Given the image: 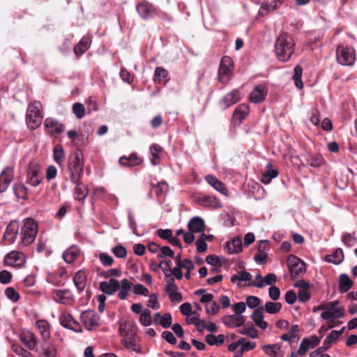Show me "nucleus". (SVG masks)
<instances>
[{
    "label": "nucleus",
    "instance_id": "f257e3e1",
    "mask_svg": "<svg viewBox=\"0 0 357 357\" xmlns=\"http://www.w3.org/2000/svg\"><path fill=\"white\" fill-rule=\"evenodd\" d=\"M295 43L287 33H281L275 43V52L280 61H287L294 52Z\"/></svg>",
    "mask_w": 357,
    "mask_h": 357
},
{
    "label": "nucleus",
    "instance_id": "f03ea898",
    "mask_svg": "<svg viewBox=\"0 0 357 357\" xmlns=\"http://www.w3.org/2000/svg\"><path fill=\"white\" fill-rule=\"evenodd\" d=\"M84 164L82 153L79 149L75 150L69 157L68 163L71 182H77L82 179L84 174Z\"/></svg>",
    "mask_w": 357,
    "mask_h": 357
},
{
    "label": "nucleus",
    "instance_id": "7ed1b4c3",
    "mask_svg": "<svg viewBox=\"0 0 357 357\" xmlns=\"http://www.w3.org/2000/svg\"><path fill=\"white\" fill-rule=\"evenodd\" d=\"M38 231L36 220L31 218L24 219L20 231V245L25 247L30 245L35 241Z\"/></svg>",
    "mask_w": 357,
    "mask_h": 357
},
{
    "label": "nucleus",
    "instance_id": "20e7f679",
    "mask_svg": "<svg viewBox=\"0 0 357 357\" xmlns=\"http://www.w3.org/2000/svg\"><path fill=\"white\" fill-rule=\"evenodd\" d=\"M42 105L39 101L31 102L26 112V123L29 128L36 129L40 126L43 121Z\"/></svg>",
    "mask_w": 357,
    "mask_h": 357
},
{
    "label": "nucleus",
    "instance_id": "39448f33",
    "mask_svg": "<svg viewBox=\"0 0 357 357\" xmlns=\"http://www.w3.org/2000/svg\"><path fill=\"white\" fill-rule=\"evenodd\" d=\"M233 61L231 57L224 56L220 60L218 69V80L225 84L229 82L232 77Z\"/></svg>",
    "mask_w": 357,
    "mask_h": 357
},
{
    "label": "nucleus",
    "instance_id": "423d86ee",
    "mask_svg": "<svg viewBox=\"0 0 357 357\" xmlns=\"http://www.w3.org/2000/svg\"><path fill=\"white\" fill-rule=\"evenodd\" d=\"M287 263L292 280L298 278L306 272L305 262L294 255L288 257Z\"/></svg>",
    "mask_w": 357,
    "mask_h": 357
},
{
    "label": "nucleus",
    "instance_id": "0eeeda50",
    "mask_svg": "<svg viewBox=\"0 0 357 357\" xmlns=\"http://www.w3.org/2000/svg\"><path fill=\"white\" fill-rule=\"evenodd\" d=\"M41 167L36 160H31L27 168V182L32 186H38L43 177L40 172Z\"/></svg>",
    "mask_w": 357,
    "mask_h": 357
},
{
    "label": "nucleus",
    "instance_id": "6e6552de",
    "mask_svg": "<svg viewBox=\"0 0 357 357\" xmlns=\"http://www.w3.org/2000/svg\"><path fill=\"white\" fill-rule=\"evenodd\" d=\"M336 57L341 65L351 66L355 61L354 50L351 47L338 45L336 50Z\"/></svg>",
    "mask_w": 357,
    "mask_h": 357
},
{
    "label": "nucleus",
    "instance_id": "1a4fd4ad",
    "mask_svg": "<svg viewBox=\"0 0 357 357\" xmlns=\"http://www.w3.org/2000/svg\"><path fill=\"white\" fill-rule=\"evenodd\" d=\"M195 201L202 206L211 208H220L222 204L220 200L215 196L206 195L198 194L195 197Z\"/></svg>",
    "mask_w": 357,
    "mask_h": 357
},
{
    "label": "nucleus",
    "instance_id": "9d476101",
    "mask_svg": "<svg viewBox=\"0 0 357 357\" xmlns=\"http://www.w3.org/2000/svg\"><path fill=\"white\" fill-rule=\"evenodd\" d=\"M81 321L87 330H93L99 325L100 317L94 310H86L81 314Z\"/></svg>",
    "mask_w": 357,
    "mask_h": 357
},
{
    "label": "nucleus",
    "instance_id": "9b49d317",
    "mask_svg": "<svg viewBox=\"0 0 357 357\" xmlns=\"http://www.w3.org/2000/svg\"><path fill=\"white\" fill-rule=\"evenodd\" d=\"M119 331L120 335L125 338L134 339L137 335V326L133 321H120Z\"/></svg>",
    "mask_w": 357,
    "mask_h": 357
},
{
    "label": "nucleus",
    "instance_id": "f8f14e48",
    "mask_svg": "<svg viewBox=\"0 0 357 357\" xmlns=\"http://www.w3.org/2000/svg\"><path fill=\"white\" fill-rule=\"evenodd\" d=\"M19 229V222L15 220L11 221L6 227L2 240L6 241L8 244L14 243L17 236Z\"/></svg>",
    "mask_w": 357,
    "mask_h": 357
},
{
    "label": "nucleus",
    "instance_id": "ddd939ff",
    "mask_svg": "<svg viewBox=\"0 0 357 357\" xmlns=\"http://www.w3.org/2000/svg\"><path fill=\"white\" fill-rule=\"evenodd\" d=\"M137 11L144 20L153 18L155 15V7L148 1L137 4Z\"/></svg>",
    "mask_w": 357,
    "mask_h": 357
},
{
    "label": "nucleus",
    "instance_id": "4468645a",
    "mask_svg": "<svg viewBox=\"0 0 357 357\" xmlns=\"http://www.w3.org/2000/svg\"><path fill=\"white\" fill-rule=\"evenodd\" d=\"M14 177V169L12 167H6L0 174V193L6 190Z\"/></svg>",
    "mask_w": 357,
    "mask_h": 357
},
{
    "label": "nucleus",
    "instance_id": "2eb2a0df",
    "mask_svg": "<svg viewBox=\"0 0 357 357\" xmlns=\"http://www.w3.org/2000/svg\"><path fill=\"white\" fill-rule=\"evenodd\" d=\"M45 128L50 129L48 133L50 135H59L62 133L65 130V126L59 123L57 120L53 118H47L44 122Z\"/></svg>",
    "mask_w": 357,
    "mask_h": 357
},
{
    "label": "nucleus",
    "instance_id": "dca6fc26",
    "mask_svg": "<svg viewBox=\"0 0 357 357\" xmlns=\"http://www.w3.org/2000/svg\"><path fill=\"white\" fill-rule=\"evenodd\" d=\"M268 93V90L265 86L261 84L257 85L250 94L249 100L253 103L263 102Z\"/></svg>",
    "mask_w": 357,
    "mask_h": 357
},
{
    "label": "nucleus",
    "instance_id": "f3484780",
    "mask_svg": "<svg viewBox=\"0 0 357 357\" xmlns=\"http://www.w3.org/2000/svg\"><path fill=\"white\" fill-rule=\"evenodd\" d=\"M294 287L299 288L298 297L301 302L305 303L310 300V294L308 290L310 288V284L309 282L303 280H298L294 284Z\"/></svg>",
    "mask_w": 357,
    "mask_h": 357
},
{
    "label": "nucleus",
    "instance_id": "a211bd4d",
    "mask_svg": "<svg viewBox=\"0 0 357 357\" xmlns=\"http://www.w3.org/2000/svg\"><path fill=\"white\" fill-rule=\"evenodd\" d=\"M250 108L247 104L239 105L234 111L232 120L235 125H240L249 114Z\"/></svg>",
    "mask_w": 357,
    "mask_h": 357
},
{
    "label": "nucleus",
    "instance_id": "6ab92c4d",
    "mask_svg": "<svg viewBox=\"0 0 357 357\" xmlns=\"http://www.w3.org/2000/svg\"><path fill=\"white\" fill-rule=\"evenodd\" d=\"M120 288L119 282L114 278L100 282L99 289L107 295H112Z\"/></svg>",
    "mask_w": 357,
    "mask_h": 357
},
{
    "label": "nucleus",
    "instance_id": "aec40b11",
    "mask_svg": "<svg viewBox=\"0 0 357 357\" xmlns=\"http://www.w3.org/2000/svg\"><path fill=\"white\" fill-rule=\"evenodd\" d=\"M245 317L243 315H226L222 317V322L229 328L240 327L244 325Z\"/></svg>",
    "mask_w": 357,
    "mask_h": 357
},
{
    "label": "nucleus",
    "instance_id": "412c9836",
    "mask_svg": "<svg viewBox=\"0 0 357 357\" xmlns=\"http://www.w3.org/2000/svg\"><path fill=\"white\" fill-rule=\"evenodd\" d=\"M61 324L68 329H71L75 332H79L81 330L79 324L73 319L71 314L64 313L62 314L59 318Z\"/></svg>",
    "mask_w": 357,
    "mask_h": 357
},
{
    "label": "nucleus",
    "instance_id": "4be33fe9",
    "mask_svg": "<svg viewBox=\"0 0 357 357\" xmlns=\"http://www.w3.org/2000/svg\"><path fill=\"white\" fill-rule=\"evenodd\" d=\"M21 342L30 350L36 348L37 340L35 335L30 331H24L20 334Z\"/></svg>",
    "mask_w": 357,
    "mask_h": 357
},
{
    "label": "nucleus",
    "instance_id": "5701e85b",
    "mask_svg": "<svg viewBox=\"0 0 357 357\" xmlns=\"http://www.w3.org/2000/svg\"><path fill=\"white\" fill-rule=\"evenodd\" d=\"M75 184L74 189L75 198L82 203H84L85 198L87 197L89 190L86 185H85L82 179H79L77 182H72Z\"/></svg>",
    "mask_w": 357,
    "mask_h": 357
},
{
    "label": "nucleus",
    "instance_id": "b1692460",
    "mask_svg": "<svg viewBox=\"0 0 357 357\" xmlns=\"http://www.w3.org/2000/svg\"><path fill=\"white\" fill-rule=\"evenodd\" d=\"M205 181L212 186L215 190L224 195H227L228 190L223 182L218 179L215 176L208 174L204 177Z\"/></svg>",
    "mask_w": 357,
    "mask_h": 357
},
{
    "label": "nucleus",
    "instance_id": "393cba45",
    "mask_svg": "<svg viewBox=\"0 0 357 357\" xmlns=\"http://www.w3.org/2000/svg\"><path fill=\"white\" fill-rule=\"evenodd\" d=\"M36 351L40 357H56L57 354L56 346L54 344L47 342V341H44L40 349L36 348Z\"/></svg>",
    "mask_w": 357,
    "mask_h": 357
},
{
    "label": "nucleus",
    "instance_id": "a878e982",
    "mask_svg": "<svg viewBox=\"0 0 357 357\" xmlns=\"http://www.w3.org/2000/svg\"><path fill=\"white\" fill-rule=\"evenodd\" d=\"M241 100V93L238 89H234L224 96L222 102L224 103V109H227Z\"/></svg>",
    "mask_w": 357,
    "mask_h": 357
},
{
    "label": "nucleus",
    "instance_id": "bb28decb",
    "mask_svg": "<svg viewBox=\"0 0 357 357\" xmlns=\"http://www.w3.org/2000/svg\"><path fill=\"white\" fill-rule=\"evenodd\" d=\"M205 227L206 225L204 220L199 216L192 218L188 223V228L189 231L195 233L204 231Z\"/></svg>",
    "mask_w": 357,
    "mask_h": 357
},
{
    "label": "nucleus",
    "instance_id": "cd10ccee",
    "mask_svg": "<svg viewBox=\"0 0 357 357\" xmlns=\"http://www.w3.org/2000/svg\"><path fill=\"white\" fill-rule=\"evenodd\" d=\"M264 307H258L257 309L254 310L252 314H251V319L255 322L256 326L259 328L264 330L268 327V324L266 321H264Z\"/></svg>",
    "mask_w": 357,
    "mask_h": 357
},
{
    "label": "nucleus",
    "instance_id": "c85d7f7f",
    "mask_svg": "<svg viewBox=\"0 0 357 357\" xmlns=\"http://www.w3.org/2000/svg\"><path fill=\"white\" fill-rule=\"evenodd\" d=\"M86 280L87 274L83 270L77 271L74 275L73 283L79 293L82 292L85 289Z\"/></svg>",
    "mask_w": 357,
    "mask_h": 357
},
{
    "label": "nucleus",
    "instance_id": "c756f323",
    "mask_svg": "<svg viewBox=\"0 0 357 357\" xmlns=\"http://www.w3.org/2000/svg\"><path fill=\"white\" fill-rule=\"evenodd\" d=\"M119 164L126 167H135L137 166L142 162V160L137 156V153H132L128 157L121 156L119 158Z\"/></svg>",
    "mask_w": 357,
    "mask_h": 357
},
{
    "label": "nucleus",
    "instance_id": "7c9ffc66",
    "mask_svg": "<svg viewBox=\"0 0 357 357\" xmlns=\"http://www.w3.org/2000/svg\"><path fill=\"white\" fill-rule=\"evenodd\" d=\"M342 307H331L321 314V317L325 320L342 318L344 316Z\"/></svg>",
    "mask_w": 357,
    "mask_h": 357
},
{
    "label": "nucleus",
    "instance_id": "2f4dec72",
    "mask_svg": "<svg viewBox=\"0 0 357 357\" xmlns=\"http://www.w3.org/2000/svg\"><path fill=\"white\" fill-rule=\"evenodd\" d=\"M79 254V248L76 245H72L63 253V258L66 262L70 264L77 259Z\"/></svg>",
    "mask_w": 357,
    "mask_h": 357
},
{
    "label": "nucleus",
    "instance_id": "473e14b6",
    "mask_svg": "<svg viewBox=\"0 0 357 357\" xmlns=\"http://www.w3.org/2000/svg\"><path fill=\"white\" fill-rule=\"evenodd\" d=\"M278 175V171L273 168L271 163H268L266 166V170L261 174V182L264 184H268Z\"/></svg>",
    "mask_w": 357,
    "mask_h": 357
},
{
    "label": "nucleus",
    "instance_id": "72a5a7b5",
    "mask_svg": "<svg viewBox=\"0 0 357 357\" xmlns=\"http://www.w3.org/2000/svg\"><path fill=\"white\" fill-rule=\"evenodd\" d=\"M5 260L10 265H20L25 261L24 254L17 251H12L7 254Z\"/></svg>",
    "mask_w": 357,
    "mask_h": 357
},
{
    "label": "nucleus",
    "instance_id": "f704fd0d",
    "mask_svg": "<svg viewBox=\"0 0 357 357\" xmlns=\"http://www.w3.org/2000/svg\"><path fill=\"white\" fill-rule=\"evenodd\" d=\"M91 43V40L89 36H84L74 47V53L76 56H79L85 53L89 49Z\"/></svg>",
    "mask_w": 357,
    "mask_h": 357
},
{
    "label": "nucleus",
    "instance_id": "c9c22d12",
    "mask_svg": "<svg viewBox=\"0 0 357 357\" xmlns=\"http://www.w3.org/2000/svg\"><path fill=\"white\" fill-rule=\"evenodd\" d=\"M225 248L229 254H237L242 251V241L239 237L233 238L227 241Z\"/></svg>",
    "mask_w": 357,
    "mask_h": 357
},
{
    "label": "nucleus",
    "instance_id": "e433bc0d",
    "mask_svg": "<svg viewBox=\"0 0 357 357\" xmlns=\"http://www.w3.org/2000/svg\"><path fill=\"white\" fill-rule=\"evenodd\" d=\"M354 285V282L349 278V277L342 273L339 277V291L342 294L347 292Z\"/></svg>",
    "mask_w": 357,
    "mask_h": 357
},
{
    "label": "nucleus",
    "instance_id": "4c0bfd02",
    "mask_svg": "<svg viewBox=\"0 0 357 357\" xmlns=\"http://www.w3.org/2000/svg\"><path fill=\"white\" fill-rule=\"evenodd\" d=\"M36 326L39 330L40 335L44 341H47L50 337L49 323L45 320H38L36 322Z\"/></svg>",
    "mask_w": 357,
    "mask_h": 357
},
{
    "label": "nucleus",
    "instance_id": "58836bf2",
    "mask_svg": "<svg viewBox=\"0 0 357 357\" xmlns=\"http://www.w3.org/2000/svg\"><path fill=\"white\" fill-rule=\"evenodd\" d=\"M344 259V253L341 248H337L331 255L326 256L327 262L340 264Z\"/></svg>",
    "mask_w": 357,
    "mask_h": 357
},
{
    "label": "nucleus",
    "instance_id": "ea45409f",
    "mask_svg": "<svg viewBox=\"0 0 357 357\" xmlns=\"http://www.w3.org/2000/svg\"><path fill=\"white\" fill-rule=\"evenodd\" d=\"M168 75V71L163 67H157L155 70L153 80L156 83L164 84L167 83L165 78Z\"/></svg>",
    "mask_w": 357,
    "mask_h": 357
},
{
    "label": "nucleus",
    "instance_id": "a19ab883",
    "mask_svg": "<svg viewBox=\"0 0 357 357\" xmlns=\"http://www.w3.org/2000/svg\"><path fill=\"white\" fill-rule=\"evenodd\" d=\"M13 192L17 199H26L27 197L28 189L22 183H15L13 185Z\"/></svg>",
    "mask_w": 357,
    "mask_h": 357
},
{
    "label": "nucleus",
    "instance_id": "79ce46f5",
    "mask_svg": "<svg viewBox=\"0 0 357 357\" xmlns=\"http://www.w3.org/2000/svg\"><path fill=\"white\" fill-rule=\"evenodd\" d=\"M307 164L312 167H319L324 162V159L320 154L310 155L306 160Z\"/></svg>",
    "mask_w": 357,
    "mask_h": 357
},
{
    "label": "nucleus",
    "instance_id": "37998d69",
    "mask_svg": "<svg viewBox=\"0 0 357 357\" xmlns=\"http://www.w3.org/2000/svg\"><path fill=\"white\" fill-rule=\"evenodd\" d=\"M334 341L332 340V338H329V335L326 337V338L324 340L323 344L321 347L317 348L315 351H312L310 354V357H315L321 354H322L324 351H327L331 346V343Z\"/></svg>",
    "mask_w": 357,
    "mask_h": 357
},
{
    "label": "nucleus",
    "instance_id": "c03bdc74",
    "mask_svg": "<svg viewBox=\"0 0 357 357\" xmlns=\"http://www.w3.org/2000/svg\"><path fill=\"white\" fill-rule=\"evenodd\" d=\"M342 243L347 247H353L357 243V236L355 231L345 233L342 236Z\"/></svg>",
    "mask_w": 357,
    "mask_h": 357
},
{
    "label": "nucleus",
    "instance_id": "a18cd8bd",
    "mask_svg": "<svg viewBox=\"0 0 357 357\" xmlns=\"http://www.w3.org/2000/svg\"><path fill=\"white\" fill-rule=\"evenodd\" d=\"M206 342L209 345H221L224 343L225 336L222 334L215 336L213 334H208L205 337Z\"/></svg>",
    "mask_w": 357,
    "mask_h": 357
},
{
    "label": "nucleus",
    "instance_id": "49530a36",
    "mask_svg": "<svg viewBox=\"0 0 357 357\" xmlns=\"http://www.w3.org/2000/svg\"><path fill=\"white\" fill-rule=\"evenodd\" d=\"M162 149L158 144H153L150 147V151L152 155L151 163L153 165H156L160 162V153L162 152Z\"/></svg>",
    "mask_w": 357,
    "mask_h": 357
},
{
    "label": "nucleus",
    "instance_id": "de8ad7c7",
    "mask_svg": "<svg viewBox=\"0 0 357 357\" xmlns=\"http://www.w3.org/2000/svg\"><path fill=\"white\" fill-rule=\"evenodd\" d=\"M299 332V326L296 324L291 326L290 331L288 333H284L281 335V340L287 342L291 341L292 339H294L298 335Z\"/></svg>",
    "mask_w": 357,
    "mask_h": 357
},
{
    "label": "nucleus",
    "instance_id": "09e8293b",
    "mask_svg": "<svg viewBox=\"0 0 357 357\" xmlns=\"http://www.w3.org/2000/svg\"><path fill=\"white\" fill-rule=\"evenodd\" d=\"M282 305L280 303L267 302L265 305L264 310L271 314H274L280 311Z\"/></svg>",
    "mask_w": 357,
    "mask_h": 357
},
{
    "label": "nucleus",
    "instance_id": "8fccbe9b",
    "mask_svg": "<svg viewBox=\"0 0 357 357\" xmlns=\"http://www.w3.org/2000/svg\"><path fill=\"white\" fill-rule=\"evenodd\" d=\"M303 73V68L300 66H296L294 68V74L293 76V79L295 82V85L298 89H302L303 86L301 77Z\"/></svg>",
    "mask_w": 357,
    "mask_h": 357
},
{
    "label": "nucleus",
    "instance_id": "3c124183",
    "mask_svg": "<svg viewBox=\"0 0 357 357\" xmlns=\"http://www.w3.org/2000/svg\"><path fill=\"white\" fill-rule=\"evenodd\" d=\"M240 334L248 335L251 338H256L258 336L257 330L253 326H245L238 331Z\"/></svg>",
    "mask_w": 357,
    "mask_h": 357
},
{
    "label": "nucleus",
    "instance_id": "603ef678",
    "mask_svg": "<svg viewBox=\"0 0 357 357\" xmlns=\"http://www.w3.org/2000/svg\"><path fill=\"white\" fill-rule=\"evenodd\" d=\"M122 344L128 349H131L133 351H135L136 353H140L141 352V348L140 347L135 343L134 339H128L125 338L122 341Z\"/></svg>",
    "mask_w": 357,
    "mask_h": 357
},
{
    "label": "nucleus",
    "instance_id": "864d4df0",
    "mask_svg": "<svg viewBox=\"0 0 357 357\" xmlns=\"http://www.w3.org/2000/svg\"><path fill=\"white\" fill-rule=\"evenodd\" d=\"M55 296L59 303H66L64 300L71 298V292L69 289L56 290Z\"/></svg>",
    "mask_w": 357,
    "mask_h": 357
},
{
    "label": "nucleus",
    "instance_id": "5fc2aeb1",
    "mask_svg": "<svg viewBox=\"0 0 357 357\" xmlns=\"http://www.w3.org/2000/svg\"><path fill=\"white\" fill-rule=\"evenodd\" d=\"M54 159L55 162L60 165L63 162L64 151L61 146L57 145L54 149Z\"/></svg>",
    "mask_w": 357,
    "mask_h": 357
},
{
    "label": "nucleus",
    "instance_id": "6e6d98bb",
    "mask_svg": "<svg viewBox=\"0 0 357 357\" xmlns=\"http://www.w3.org/2000/svg\"><path fill=\"white\" fill-rule=\"evenodd\" d=\"M151 311L149 309H144L141 314L139 322L144 326H148L151 324Z\"/></svg>",
    "mask_w": 357,
    "mask_h": 357
},
{
    "label": "nucleus",
    "instance_id": "4d7b16f0",
    "mask_svg": "<svg viewBox=\"0 0 357 357\" xmlns=\"http://www.w3.org/2000/svg\"><path fill=\"white\" fill-rule=\"evenodd\" d=\"M73 112L77 119H81L85 115V107L83 104L77 102L73 105Z\"/></svg>",
    "mask_w": 357,
    "mask_h": 357
},
{
    "label": "nucleus",
    "instance_id": "13d9d810",
    "mask_svg": "<svg viewBox=\"0 0 357 357\" xmlns=\"http://www.w3.org/2000/svg\"><path fill=\"white\" fill-rule=\"evenodd\" d=\"M99 275L105 278H109L110 277H120L121 271L118 268H112L108 271H102L98 273Z\"/></svg>",
    "mask_w": 357,
    "mask_h": 357
},
{
    "label": "nucleus",
    "instance_id": "bf43d9fd",
    "mask_svg": "<svg viewBox=\"0 0 357 357\" xmlns=\"http://www.w3.org/2000/svg\"><path fill=\"white\" fill-rule=\"evenodd\" d=\"M12 349H13V352H15L16 354H17L20 356H22V357H31V354L29 351L22 348L20 345L14 344L12 345Z\"/></svg>",
    "mask_w": 357,
    "mask_h": 357
},
{
    "label": "nucleus",
    "instance_id": "052dcab7",
    "mask_svg": "<svg viewBox=\"0 0 357 357\" xmlns=\"http://www.w3.org/2000/svg\"><path fill=\"white\" fill-rule=\"evenodd\" d=\"M5 294L8 298L13 302L19 301L20 296L18 292H17L13 287H8L5 290Z\"/></svg>",
    "mask_w": 357,
    "mask_h": 357
},
{
    "label": "nucleus",
    "instance_id": "680f3d73",
    "mask_svg": "<svg viewBox=\"0 0 357 357\" xmlns=\"http://www.w3.org/2000/svg\"><path fill=\"white\" fill-rule=\"evenodd\" d=\"M311 348L310 345V340L308 338H304L299 346L298 350V354L301 356H304L307 353V350Z\"/></svg>",
    "mask_w": 357,
    "mask_h": 357
},
{
    "label": "nucleus",
    "instance_id": "e2e57ef3",
    "mask_svg": "<svg viewBox=\"0 0 357 357\" xmlns=\"http://www.w3.org/2000/svg\"><path fill=\"white\" fill-rule=\"evenodd\" d=\"M160 325L165 328H168L171 326L172 323V317L171 314L165 313L160 319Z\"/></svg>",
    "mask_w": 357,
    "mask_h": 357
},
{
    "label": "nucleus",
    "instance_id": "0e129e2a",
    "mask_svg": "<svg viewBox=\"0 0 357 357\" xmlns=\"http://www.w3.org/2000/svg\"><path fill=\"white\" fill-rule=\"evenodd\" d=\"M165 290L166 293L169 296L178 290V287L174 282V278H172L166 284Z\"/></svg>",
    "mask_w": 357,
    "mask_h": 357
},
{
    "label": "nucleus",
    "instance_id": "69168bd1",
    "mask_svg": "<svg viewBox=\"0 0 357 357\" xmlns=\"http://www.w3.org/2000/svg\"><path fill=\"white\" fill-rule=\"evenodd\" d=\"M99 259L101 263L105 266H110L114 263L113 258L107 253L102 252L99 255Z\"/></svg>",
    "mask_w": 357,
    "mask_h": 357
},
{
    "label": "nucleus",
    "instance_id": "338daca9",
    "mask_svg": "<svg viewBox=\"0 0 357 357\" xmlns=\"http://www.w3.org/2000/svg\"><path fill=\"white\" fill-rule=\"evenodd\" d=\"M157 235L162 239L167 240V241L172 236L173 231L170 229H159L156 231Z\"/></svg>",
    "mask_w": 357,
    "mask_h": 357
},
{
    "label": "nucleus",
    "instance_id": "774afa93",
    "mask_svg": "<svg viewBox=\"0 0 357 357\" xmlns=\"http://www.w3.org/2000/svg\"><path fill=\"white\" fill-rule=\"evenodd\" d=\"M113 254L119 258H123L127 255L126 249L121 245L115 246L112 248Z\"/></svg>",
    "mask_w": 357,
    "mask_h": 357
}]
</instances>
